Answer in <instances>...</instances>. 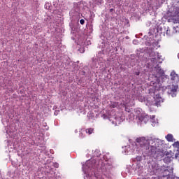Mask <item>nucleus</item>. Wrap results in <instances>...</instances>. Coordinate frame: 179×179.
<instances>
[{"instance_id": "1", "label": "nucleus", "mask_w": 179, "mask_h": 179, "mask_svg": "<svg viewBox=\"0 0 179 179\" xmlns=\"http://www.w3.org/2000/svg\"><path fill=\"white\" fill-rule=\"evenodd\" d=\"M136 143L141 147V150H149L150 149V141L145 137H139L136 139Z\"/></svg>"}, {"instance_id": "2", "label": "nucleus", "mask_w": 179, "mask_h": 179, "mask_svg": "<svg viewBox=\"0 0 179 179\" xmlns=\"http://www.w3.org/2000/svg\"><path fill=\"white\" fill-rule=\"evenodd\" d=\"M162 143H163L162 142V140H160L159 138L150 140V152L162 148Z\"/></svg>"}, {"instance_id": "3", "label": "nucleus", "mask_w": 179, "mask_h": 179, "mask_svg": "<svg viewBox=\"0 0 179 179\" xmlns=\"http://www.w3.org/2000/svg\"><path fill=\"white\" fill-rule=\"evenodd\" d=\"M150 156L157 159V157H164L166 155V151L163 150V148H157V150L150 152Z\"/></svg>"}, {"instance_id": "4", "label": "nucleus", "mask_w": 179, "mask_h": 179, "mask_svg": "<svg viewBox=\"0 0 179 179\" xmlns=\"http://www.w3.org/2000/svg\"><path fill=\"white\" fill-rule=\"evenodd\" d=\"M177 89H178V87L173 85L170 91L168 92L169 94H171L172 97H176L177 96Z\"/></svg>"}, {"instance_id": "5", "label": "nucleus", "mask_w": 179, "mask_h": 179, "mask_svg": "<svg viewBox=\"0 0 179 179\" xmlns=\"http://www.w3.org/2000/svg\"><path fill=\"white\" fill-rule=\"evenodd\" d=\"M140 121L144 122H148L149 121V115H143L139 117Z\"/></svg>"}, {"instance_id": "6", "label": "nucleus", "mask_w": 179, "mask_h": 179, "mask_svg": "<svg viewBox=\"0 0 179 179\" xmlns=\"http://www.w3.org/2000/svg\"><path fill=\"white\" fill-rule=\"evenodd\" d=\"M178 75L175 73V71H172L171 73V80H176V78H177Z\"/></svg>"}, {"instance_id": "7", "label": "nucleus", "mask_w": 179, "mask_h": 179, "mask_svg": "<svg viewBox=\"0 0 179 179\" xmlns=\"http://www.w3.org/2000/svg\"><path fill=\"white\" fill-rule=\"evenodd\" d=\"M93 131H94L93 128H89L85 130V132L86 134H88V135H92V134H93Z\"/></svg>"}, {"instance_id": "8", "label": "nucleus", "mask_w": 179, "mask_h": 179, "mask_svg": "<svg viewBox=\"0 0 179 179\" xmlns=\"http://www.w3.org/2000/svg\"><path fill=\"white\" fill-rule=\"evenodd\" d=\"M170 176V171L168 169H165L163 173V177H169Z\"/></svg>"}, {"instance_id": "9", "label": "nucleus", "mask_w": 179, "mask_h": 179, "mask_svg": "<svg viewBox=\"0 0 179 179\" xmlns=\"http://www.w3.org/2000/svg\"><path fill=\"white\" fill-rule=\"evenodd\" d=\"M168 142H173V136L171 134H168L166 136Z\"/></svg>"}, {"instance_id": "10", "label": "nucleus", "mask_w": 179, "mask_h": 179, "mask_svg": "<svg viewBox=\"0 0 179 179\" xmlns=\"http://www.w3.org/2000/svg\"><path fill=\"white\" fill-rule=\"evenodd\" d=\"M118 106V103L117 102H111L110 107L111 108H115Z\"/></svg>"}, {"instance_id": "11", "label": "nucleus", "mask_w": 179, "mask_h": 179, "mask_svg": "<svg viewBox=\"0 0 179 179\" xmlns=\"http://www.w3.org/2000/svg\"><path fill=\"white\" fill-rule=\"evenodd\" d=\"M173 148H177V149H179V142L176 141L173 144Z\"/></svg>"}, {"instance_id": "12", "label": "nucleus", "mask_w": 179, "mask_h": 179, "mask_svg": "<svg viewBox=\"0 0 179 179\" xmlns=\"http://www.w3.org/2000/svg\"><path fill=\"white\" fill-rule=\"evenodd\" d=\"M80 24H85V20L81 19V20H80Z\"/></svg>"}, {"instance_id": "13", "label": "nucleus", "mask_w": 179, "mask_h": 179, "mask_svg": "<svg viewBox=\"0 0 179 179\" xmlns=\"http://www.w3.org/2000/svg\"><path fill=\"white\" fill-rule=\"evenodd\" d=\"M174 23H179V16H178V20H176L174 21Z\"/></svg>"}, {"instance_id": "14", "label": "nucleus", "mask_w": 179, "mask_h": 179, "mask_svg": "<svg viewBox=\"0 0 179 179\" xmlns=\"http://www.w3.org/2000/svg\"><path fill=\"white\" fill-rule=\"evenodd\" d=\"M80 138H85V136H83V133H80Z\"/></svg>"}, {"instance_id": "15", "label": "nucleus", "mask_w": 179, "mask_h": 179, "mask_svg": "<svg viewBox=\"0 0 179 179\" xmlns=\"http://www.w3.org/2000/svg\"><path fill=\"white\" fill-rule=\"evenodd\" d=\"M114 10V8H110V10H109V12H113Z\"/></svg>"}, {"instance_id": "16", "label": "nucleus", "mask_w": 179, "mask_h": 179, "mask_svg": "<svg viewBox=\"0 0 179 179\" xmlns=\"http://www.w3.org/2000/svg\"><path fill=\"white\" fill-rule=\"evenodd\" d=\"M156 116L155 115H152V117H150V118H152V120H153V118H155Z\"/></svg>"}, {"instance_id": "17", "label": "nucleus", "mask_w": 179, "mask_h": 179, "mask_svg": "<svg viewBox=\"0 0 179 179\" xmlns=\"http://www.w3.org/2000/svg\"><path fill=\"white\" fill-rule=\"evenodd\" d=\"M156 60V59H152V60L151 61H155Z\"/></svg>"}, {"instance_id": "18", "label": "nucleus", "mask_w": 179, "mask_h": 179, "mask_svg": "<svg viewBox=\"0 0 179 179\" xmlns=\"http://www.w3.org/2000/svg\"><path fill=\"white\" fill-rule=\"evenodd\" d=\"M136 75L138 76V75H139V73H136Z\"/></svg>"}, {"instance_id": "19", "label": "nucleus", "mask_w": 179, "mask_h": 179, "mask_svg": "<svg viewBox=\"0 0 179 179\" xmlns=\"http://www.w3.org/2000/svg\"><path fill=\"white\" fill-rule=\"evenodd\" d=\"M173 30H176V27H173Z\"/></svg>"}, {"instance_id": "20", "label": "nucleus", "mask_w": 179, "mask_h": 179, "mask_svg": "<svg viewBox=\"0 0 179 179\" xmlns=\"http://www.w3.org/2000/svg\"><path fill=\"white\" fill-rule=\"evenodd\" d=\"M150 57H152V53L150 54Z\"/></svg>"}]
</instances>
